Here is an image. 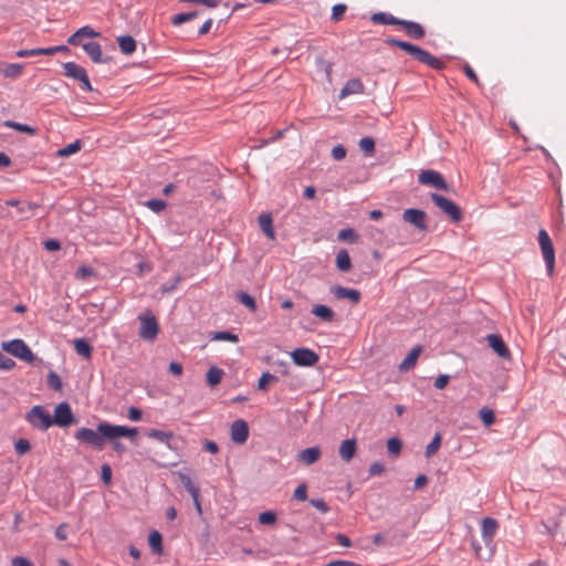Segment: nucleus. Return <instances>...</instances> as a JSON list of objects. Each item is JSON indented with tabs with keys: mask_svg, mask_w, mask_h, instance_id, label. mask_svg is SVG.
Instances as JSON below:
<instances>
[{
	"mask_svg": "<svg viewBox=\"0 0 566 566\" xmlns=\"http://www.w3.org/2000/svg\"><path fill=\"white\" fill-rule=\"evenodd\" d=\"M322 451L319 447H312L301 450L296 454V460L304 465H311L319 460Z\"/></svg>",
	"mask_w": 566,
	"mask_h": 566,
	"instance_id": "14",
	"label": "nucleus"
},
{
	"mask_svg": "<svg viewBox=\"0 0 566 566\" xmlns=\"http://www.w3.org/2000/svg\"><path fill=\"white\" fill-rule=\"evenodd\" d=\"M81 147H82L81 142L75 140L74 143H71V144L66 145L65 147L59 149L56 155L59 157H69L71 155L80 151Z\"/></svg>",
	"mask_w": 566,
	"mask_h": 566,
	"instance_id": "35",
	"label": "nucleus"
},
{
	"mask_svg": "<svg viewBox=\"0 0 566 566\" xmlns=\"http://www.w3.org/2000/svg\"><path fill=\"white\" fill-rule=\"evenodd\" d=\"M145 206L154 212H160L166 208V202L160 199H151L145 202Z\"/></svg>",
	"mask_w": 566,
	"mask_h": 566,
	"instance_id": "48",
	"label": "nucleus"
},
{
	"mask_svg": "<svg viewBox=\"0 0 566 566\" xmlns=\"http://www.w3.org/2000/svg\"><path fill=\"white\" fill-rule=\"evenodd\" d=\"M148 543L154 553L160 554L163 551V537L159 532L153 531L148 536Z\"/></svg>",
	"mask_w": 566,
	"mask_h": 566,
	"instance_id": "34",
	"label": "nucleus"
},
{
	"mask_svg": "<svg viewBox=\"0 0 566 566\" xmlns=\"http://www.w3.org/2000/svg\"><path fill=\"white\" fill-rule=\"evenodd\" d=\"M48 382L54 389L61 388V379L55 373H51L48 377Z\"/></svg>",
	"mask_w": 566,
	"mask_h": 566,
	"instance_id": "60",
	"label": "nucleus"
},
{
	"mask_svg": "<svg viewBox=\"0 0 566 566\" xmlns=\"http://www.w3.org/2000/svg\"><path fill=\"white\" fill-rule=\"evenodd\" d=\"M137 432L136 428L101 422L95 430L80 428L74 437L81 444L92 447L96 450H103L105 440H117L124 437L133 439L137 436Z\"/></svg>",
	"mask_w": 566,
	"mask_h": 566,
	"instance_id": "1",
	"label": "nucleus"
},
{
	"mask_svg": "<svg viewBox=\"0 0 566 566\" xmlns=\"http://www.w3.org/2000/svg\"><path fill=\"white\" fill-rule=\"evenodd\" d=\"M38 208L36 203L33 202H21L18 207V212L24 218H30L34 216L35 210Z\"/></svg>",
	"mask_w": 566,
	"mask_h": 566,
	"instance_id": "39",
	"label": "nucleus"
},
{
	"mask_svg": "<svg viewBox=\"0 0 566 566\" xmlns=\"http://www.w3.org/2000/svg\"><path fill=\"white\" fill-rule=\"evenodd\" d=\"M259 226L263 233L271 240L275 239V231L273 228V220L271 214L262 213L259 216Z\"/></svg>",
	"mask_w": 566,
	"mask_h": 566,
	"instance_id": "24",
	"label": "nucleus"
},
{
	"mask_svg": "<svg viewBox=\"0 0 566 566\" xmlns=\"http://www.w3.org/2000/svg\"><path fill=\"white\" fill-rule=\"evenodd\" d=\"M291 358L295 365L302 367H312L319 359L318 355L314 350L305 347L294 349L291 353Z\"/></svg>",
	"mask_w": 566,
	"mask_h": 566,
	"instance_id": "9",
	"label": "nucleus"
},
{
	"mask_svg": "<svg viewBox=\"0 0 566 566\" xmlns=\"http://www.w3.org/2000/svg\"><path fill=\"white\" fill-rule=\"evenodd\" d=\"M311 504L322 513H327L329 511L328 505L322 499H313L311 500Z\"/></svg>",
	"mask_w": 566,
	"mask_h": 566,
	"instance_id": "56",
	"label": "nucleus"
},
{
	"mask_svg": "<svg viewBox=\"0 0 566 566\" xmlns=\"http://www.w3.org/2000/svg\"><path fill=\"white\" fill-rule=\"evenodd\" d=\"M222 377L223 370L216 366L210 367L207 371V382L211 387L219 385L222 380Z\"/></svg>",
	"mask_w": 566,
	"mask_h": 566,
	"instance_id": "31",
	"label": "nucleus"
},
{
	"mask_svg": "<svg viewBox=\"0 0 566 566\" xmlns=\"http://www.w3.org/2000/svg\"><path fill=\"white\" fill-rule=\"evenodd\" d=\"M178 476H179V480L182 483V485L190 493V495H191V497L193 500V503L196 505L197 512L199 514H201L202 510H201V504H200V501H199V489L192 483V481H191L189 475L180 472V473H178Z\"/></svg>",
	"mask_w": 566,
	"mask_h": 566,
	"instance_id": "15",
	"label": "nucleus"
},
{
	"mask_svg": "<svg viewBox=\"0 0 566 566\" xmlns=\"http://www.w3.org/2000/svg\"><path fill=\"white\" fill-rule=\"evenodd\" d=\"M197 17V12L179 13L172 17L171 23L174 25H180L187 21H190Z\"/></svg>",
	"mask_w": 566,
	"mask_h": 566,
	"instance_id": "46",
	"label": "nucleus"
},
{
	"mask_svg": "<svg viewBox=\"0 0 566 566\" xmlns=\"http://www.w3.org/2000/svg\"><path fill=\"white\" fill-rule=\"evenodd\" d=\"M418 180L421 185L432 186L440 190L448 188L442 175L436 170H422L418 176Z\"/></svg>",
	"mask_w": 566,
	"mask_h": 566,
	"instance_id": "12",
	"label": "nucleus"
},
{
	"mask_svg": "<svg viewBox=\"0 0 566 566\" xmlns=\"http://www.w3.org/2000/svg\"><path fill=\"white\" fill-rule=\"evenodd\" d=\"M399 25L402 27L405 32L413 39H422L424 36L423 27L417 22L401 20Z\"/></svg>",
	"mask_w": 566,
	"mask_h": 566,
	"instance_id": "20",
	"label": "nucleus"
},
{
	"mask_svg": "<svg viewBox=\"0 0 566 566\" xmlns=\"http://www.w3.org/2000/svg\"><path fill=\"white\" fill-rule=\"evenodd\" d=\"M312 314L327 323H331L335 317L333 310L322 304L314 305L312 307Z\"/></svg>",
	"mask_w": 566,
	"mask_h": 566,
	"instance_id": "25",
	"label": "nucleus"
},
{
	"mask_svg": "<svg viewBox=\"0 0 566 566\" xmlns=\"http://www.w3.org/2000/svg\"><path fill=\"white\" fill-rule=\"evenodd\" d=\"M356 440L355 439H347V440H344L340 446H339V450H338V453H339V457L348 462L353 459V457L355 455L356 453Z\"/></svg>",
	"mask_w": 566,
	"mask_h": 566,
	"instance_id": "22",
	"label": "nucleus"
},
{
	"mask_svg": "<svg viewBox=\"0 0 566 566\" xmlns=\"http://www.w3.org/2000/svg\"><path fill=\"white\" fill-rule=\"evenodd\" d=\"M364 92V85L360 80L358 78H352L347 81V83L344 85L340 92V96L345 97L347 95L352 94H360Z\"/></svg>",
	"mask_w": 566,
	"mask_h": 566,
	"instance_id": "26",
	"label": "nucleus"
},
{
	"mask_svg": "<svg viewBox=\"0 0 566 566\" xmlns=\"http://www.w3.org/2000/svg\"><path fill=\"white\" fill-rule=\"evenodd\" d=\"M422 352V347L420 345L415 346L410 353L406 356V358L399 364V369L401 371L410 370L415 367L420 354Z\"/></svg>",
	"mask_w": 566,
	"mask_h": 566,
	"instance_id": "21",
	"label": "nucleus"
},
{
	"mask_svg": "<svg viewBox=\"0 0 566 566\" xmlns=\"http://www.w3.org/2000/svg\"><path fill=\"white\" fill-rule=\"evenodd\" d=\"M386 42L389 45L397 46L400 50L407 52L409 55H411L416 61L421 62L423 64H427L433 70H442L446 64L440 59L433 56L428 51L411 44L409 42H405L395 38H388Z\"/></svg>",
	"mask_w": 566,
	"mask_h": 566,
	"instance_id": "2",
	"label": "nucleus"
},
{
	"mask_svg": "<svg viewBox=\"0 0 566 566\" xmlns=\"http://www.w3.org/2000/svg\"><path fill=\"white\" fill-rule=\"evenodd\" d=\"M212 339L213 340H226V342H231V343H238L239 342L238 335L232 334V333L227 332V331L216 332L213 334V336H212Z\"/></svg>",
	"mask_w": 566,
	"mask_h": 566,
	"instance_id": "42",
	"label": "nucleus"
},
{
	"mask_svg": "<svg viewBox=\"0 0 566 566\" xmlns=\"http://www.w3.org/2000/svg\"><path fill=\"white\" fill-rule=\"evenodd\" d=\"M2 349L27 363H33L35 358L29 346L19 338L3 342Z\"/></svg>",
	"mask_w": 566,
	"mask_h": 566,
	"instance_id": "6",
	"label": "nucleus"
},
{
	"mask_svg": "<svg viewBox=\"0 0 566 566\" xmlns=\"http://www.w3.org/2000/svg\"><path fill=\"white\" fill-rule=\"evenodd\" d=\"M463 71H464V74L472 81L474 82L476 85L480 84L479 82V77L476 75V73L474 72V70L470 66V65H464L463 67Z\"/></svg>",
	"mask_w": 566,
	"mask_h": 566,
	"instance_id": "59",
	"label": "nucleus"
},
{
	"mask_svg": "<svg viewBox=\"0 0 566 566\" xmlns=\"http://www.w3.org/2000/svg\"><path fill=\"white\" fill-rule=\"evenodd\" d=\"M169 373L175 376H180L182 374V365L176 361H171L168 367Z\"/></svg>",
	"mask_w": 566,
	"mask_h": 566,
	"instance_id": "61",
	"label": "nucleus"
},
{
	"mask_svg": "<svg viewBox=\"0 0 566 566\" xmlns=\"http://www.w3.org/2000/svg\"><path fill=\"white\" fill-rule=\"evenodd\" d=\"M387 449H388V452L391 453V454H399L400 450H401V441L397 438H390L388 441H387Z\"/></svg>",
	"mask_w": 566,
	"mask_h": 566,
	"instance_id": "51",
	"label": "nucleus"
},
{
	"mask_svg": "<svg viewBox=\"0 0 566 566\" xmlns=\"http://www.w3.org/2000/svg\"><path fill=\"white\" fill-rule=\"evenodd\" d=\"M101 478L105 484H109L112 481V469L109 464H103L101 468Z\"/></svg>",
	"mask_w": 566,
	"mask_h": 566,
	"instance_id": "54",
	"label": "nucleus"
},
{
	"mask_svg": "<svg viewBox=\"0 0 566 566\" xmlns=\"http://www.w3.org/2000/svg\"><path fill=\"white\" fill-rule=\"evenodd\" d=\"M83 50L86 52V54L91 57V60L94 63H102L103 60V52L102 46L97 42H87L82 44Z\"/></svg>",
	"mask_w": 566,
	"mask_h": 566,
	"instance_id": "23",
	"label": "nucleus"
},
{
	"mask_svg": "<svg viewBox=\"0 0 566 566\" xmlns=\"http://www.w3.org/2000/svg\"><path fill=\"white\" fill-rule=\"evenodd\" d=\"M53 424L59 427H67L74 422L72 409L67 402H61L55 407Z\"/></svg>",
	"mask_w": 566,
	"mask_h": 566,
	"instance_id": "11",
	"label": "nucleus"
},
{
	"mask_svg": "<svg viewBox=\"0 0 566 566\" xmlns=\"http://www.w3.org/2000/svg\"><path fill=\"white\" fill-rule=\"evenodd\" d=\"M346 6L343 3L335 4L332 8V20L337 22L340 21L346 12Z\"/></svg>",
	"mask_w": 566,
	"mask_h": 566,
	"instance_id": "49",
	"label": "nucleus"
},
{
	"mask_svg": "<svg viewBox=\"0 0 566 566\" xmlns=\"http://www.w3.org/2000/svg\"><path fill=\"white\" fill-rule=\"evenodd\" d=\"M489 346L502 358L510 357V350L501 336L496 334H490L486 337Z\"/></svg>",
	"mask_w": 566,
	"mask_h": 566,
	"instance_id": "17",
	"label": "nucleus"
},
{
	"mask_svg": "<svg viewBox=\"0 0 566 566\" xmlns=\"http://www.w3.org/2000/svg\"><path fill=\"white\" fill-rule=\"evenodd\" d=\"M99 33L94 31L90 25H84L80 28L75 33H73L69 39L67 43L71 45H78L82 43L83 38H97Z\"/></svg>",
	"mask_w": 566,
	"mask_h": 566,
	"instance_id": "18",
	"label": "nucleus"
},
{
	"mask_svg": "<svg viewBox=\"0 0 566 566\" xmlns=\"http://www.w3.org/2000/svg\"><path fill=\"white\" fill-rule=\"evenodd\" d=\"M402 220L407 223L412 224L419 231H426L428 228L427 214L423 210L420 209H406L402 213Z\"/></svg>",
	"mask_w": 566,
	"mask_h": 566,
	"instance_id": "10",
	"label": "nucleus"
},
{
	"mask_svg": "<svg viewBox=\"0 0 566 566\" xmlns=\"http://www.w3.org/2000/svg\"><path fill=\"white\" fill-rule=\"evenodd\" d=\"M15 452L20 455L28 453L31 449V444L27 439H19L14 444Z\"/></svg>",
	"mask_w": 566,
	"mask_h": 566,
	"instance_id": "50",
	"label": "nucleus"
},
{
	"mask_svg": "<svg viewBox=\"0 0 566 566\" xmlns=\"http://www.w3.org/2000/svg\"><path fill=\"white\" fill-rule=\"evenodd\" d=\"M277 381V377L270 374V373H263L259 379L258 382V389L259 390H266L268 385L271 382Z\"/></svg>",
	"mask_w": 566,
	"mask_h": 566,
	"instance_id": "43",
	"label": "nucleus"
},
{
	"mask_svg": "<svg viewBox=\"0 0 566 566\" xmlns=\"http://www.w3.org/2000/svg\"><path fill=\"white\" fill-rule=\"evenodd\" d=\"M338 240L355 243L358 241V234L352 228L342 229L337 234Z\"/></svg>",
	"mask_w": 566,
	"mask_h": 566,
	"instance_id": "37",
	"label": "nucleus"
},
{
	"mask_svg": "<svg viewBox=\"0 0 566 566\" xmlns=\"http://www.w3.org/2000/svg\"><path fill=\"white\" fill-rule=\"evenodd\" d=\"M64 71L66 76L80 81L82 90L87 92L93 90L87 73L81 65L74 62H67L64 64Z\"/></svg>",
	"mask_w": 566,
	"mask_h": 566,
	"instance_id": "8",
	"label": "nucleus"
},
{
	"mask_svg": "<svg viewBox=\"0 0 566 566\" xmlns=\"http://www.w3.org/2000/svg\"><path fill=\"white\" fill-rule=\"evenodd\" d=\"M34 55H49V48L20 50L17 52V56H19V57H28V56H34Z\"/></svg>",
	"mask_w": 566,
	"mask_h": 566,
	"instance_id": "41",
	"label": "nucleus"
},
{
	"mask_svg": "<svg viewBox=\"0 0 566 566\" xmlns=\"http://www.w3.org/2000/svg\"><path fill=\"white\" fill-rule=\"evenodd\" d=\"M118 46L122 53L128 55L135 52L136 41L130 35H120L117 38Z\"/></svg>",
	"mask_w": 566,
	"mask_h": 566,
	"instance_id": "27",
	"label": "nucleus"
},
{
	"mask_svg": "<svg viewBox=\"0 0 566 566\" xmlns=\"http://www.w3.org/2000/svg\"><path fill=\"white\" fill-rule=\"evenodd\" d=\"M238 300L244 305L247 306L249 310H251L252 312H254L256 310V303H255V300L249 295L248 293L245 292H241L238 294Z\"/></svg>",
	"mask_w": 566,
	"mask_h": 566,
	"instance_id": "45",
	"label": "nucleus"
},
{
	"mask_svg": "<svg viewBox=\"0 0 566 566\" xmlns=\"http://www.w3.org/2000/svg\"><path fill=\"white\" fill-rule=\"evenodd\" d=\"M450 377L448 375H439L434 380V387L437 389H444L449 384Z\"/></svg>",
	"mask_w": 566,
	"mask_h": 566,
	"instance_id": "58",
	"label": "nucleus"
},
{
	"mask_svg": "<svg viewBox=\"0 0 566 566\" xmlns=\"http://www.w3.org/2000/svg\"><path fill=\"white\" fill-rule=\"evenodd\" d=\"M12 566H33V564L25 557H14L11 562Z\"/></svg>",
	"mask_w": 566,
	"mask_h": 566,
	"instance_id": "62",
	"label": "nucleus"
},
{
	"mask_svg": "<svg viewBox=\"0 0 566 566\" xmlns=\"http://www.w3.org/2000/svg\"><path fill=\"white\" fill-rule=\"evenodd\" d=\"M25 418L33 428L43 431L48 430L53 424L50 412L42 406L32 407Z\"/></svg>",
	"mask_w": 566,
	"mask_h": 566,
	"instance_id": "5",
	"label": "nucleus"
},
{
	"mask_svg": "<svg viewBox=\"0 0 566 566\" xmlns=\"http://www.w3.org/2000/svg\"><path fill=\"white\" fill-rule=\"evenodd\" d=\"M440 446H441V434L436 433L432 441L426 448V457L430 458L433 454H436L437 451L439 450Z\"/></svg>",
	"mask_w": 566,
	"mask_h": 566,
	"instance_id": "40",
	"label": "nucleus"
},
{
	"mask_svg": "<svg viewBox=\"0 0 566 566\" xmlns=\"http://www.w3.org/2000/svg\"><path fill=\"white\" fill-rule=\"evenodd\" d=\"M370 20L374 23L391 24V25H399V22L401 21V20L395 18L394 15L384 13V12L374 13L371 15Z\"/></svg>",
	"mask_w": 566,
	"mask_h": 566,
	"instance_id": "29",
	"label": "nucleus"
},
{
	"mask_svg": "<svg viewBox=\"0 0 566 566\" xmlns=\"http://www.w3.org/2000/svg\"><path fill=\"white\" fill-rule=\"evenodd\" d=\"M479 416H480V419L482 420V422L489 427L491 426L492 423H494L495 421V416H494V412L493 410L489 409V408H482L480 411H479Z\"/></svg>",
	"mask_w": 566,
	"mask_h": 566,
	"instance_id": "44",
	"label": "nucleus"
},
{
	"mask_svg": "<svg viewBox=\"0 0 566 566\" xmlns=\"http://www.w3.org/2000/svg\"><path fill=\"white\" fill-rule=\"evenodd\" d=\"M293 497L298 501H305L307 499V486L305 483L300 484L294 490Z\"/></svg>",
	"mask_w": 566,
	"mask_h": 566,
	"instance_id": "52",
	"label": "nucleus"
},
{
	"mask_svg": "<svg viewBox=\"0 0 566 566\" xmlns=\"http://www.w3.org/2000/svg\"><path fill=\"white\" fill-rule=\"evenodd\" d=\"M331 292L333 293V295L336 298H338V300L347 298L355 304L360 301V296H361L360 292L358 290L348 289V287H344L340 285L333 286L331 289Z\"/></svg>",
	"mask_w": 566,
	"mask_h": 566,
	"instance_id": "16",
	"label": "nucleus"
},
{
	"mask_svg": "<svg viewBox=\"0 0 566 566\" xmlns=\"http://www.w3.org/2000/svg\"><path fill=\"white\" fill-rule=\"evenodd\" d=\"M128 418L133 421H139L142 419V411L136 407H130L128 410Z\"/></svg>",
	"mask_w": 566,
	"mask_h": 566,
	"instance_id": "63",
	"label": "nucleus"
},
{
	"mask_svg": "<svg viewBox=\"0 0 566 566\" xmlns=\"http://www.w3.org/2000/svg\"><path fill=\"white\" fill-rule=\"evenodd\" d=\"M74 349L77 355L83 356L84 358H91L92 347L91 345L83 338H77L74 340Z\"/></svg>",
	"mask_w": 566,
	"mask_h": 566,
	"instance_id": "30",
	"label": "nucleus"
},
{
	"mask_svg": "<svg viewBox=\"0 0 566 566\" xmlns=\"http://www.w3.org/2000/svg\"><path fill=\"white\" fill-rule=\"evenodd\" d=\"M230 436H231V440L234 443H238V444L245 443L249 438L248 422L243 419H238V420L233 421L230 427Z\"/></svg>",
	"mask_w": 566,
	"mask_h": 566,
	"instance_id": "13",
	"label": "nucleus"
},
{
	"mask_svg": "<svg viewBox=\"0 0 566 566\" xmlns=\"http://www.w3.org/2000/svg\"><path fill=\"white\" fill-rule=\"evenodd\" d=\"M538 244L546 263L548 275L552 276L555 266V249L546 230L538 231Z\"/></svg>",
	"mask_w": 566,
	"mask_h": 566,
	"instance_id": "4",
	"label": "nucleus"
},
{
	"mask_svg": "<svg viewBox=\"0 0 566 566\" xmlns=\"http://www.w3.org/2000/svg\"><path fill=\"white\" fill-rule=\"evenodd\" d=\"M332 156L335 160H343L346 157V149L342 145H337L333 147Z\"/></svg>",
	"mask_w": 566,
	"mask_h": 566,
	"instance_id": "55",
	"label": "nucleus"
},
{
	"mask_svg": "<svg viewBox=\"0 0 566 566\" xmlns=\"http://www.w3.org/2000/svg\"><path fill=\"white\" fill-rule=\"evenodd\" d=\"M139 336L144 340H155L159 333V325L155 315L150 311H145L138 315Z\"/></svg>",
	"mask_w": 566,
	"mask_h": 566,
	"instance_id": "3",
	"label": "nucleus"
},
{
	"mask_svg": "<svg viewBox=\"0 0 566 566\" xmlns=\"http://www.w3.org/2000/svg\"><path fill=\"white\" fill-rule=\"evenodd\" d=\"M147 436L151 439L167 443L172 438V432L158 430V429H151L147 432Z\"/></svg>",
	"mask_w": 566,
	"mask_h": 566,
	"instance_id": "36",
	"label": "nucleus"
},
{
	"mask_svg": "<svg viewBox=\"0 0 566 566\" xmlns=\"http://www.w3.org/2000/svg\"><path fill=\"white\" fill-rule=\"evenodd\" d=\"M3 125L6 127H9V128H12V129H15L18 132H21V133H25L28 135H35L36 134V129L27 125V124H20V123H17V122H13V120H6L3 123Z\"/></svg>",
	"mask_w": 566,
	"mask_h": 566,
	"instance_id": "33",
	"label": "nucleus"
},
{
	"mask_svg": "<svg viewBox=\"0 0 566 566\" xmlns=\"http://www.w3.org/2000/svg\"><path fill=\"white\" fill-rule=\"evenodd\" d=\"M359 148L365 155L373 156L375 153V140L371 137H364L359 140Z\"/></svg>",
	"mask_w": 566,
	"mask_h": 566,
	"instance_id": "38",
	"label": "nucleus"
},
{
	"mask_svg": "<svg viewBox=\"0 0 566 566\" xmlns=\"http://www.w3.org/2000/svg\"><path fill=\"white\" fill-rule=\"evenodd\" d=\"M15 366V361L0 353V369L11 370Z\"/></svg>",
	"mask_w": 566,
	"mask_h": 566,
	"instance_id": "53",
	"label": "nucleus"
},
{
	"mask_svg": "<svg viewBox=\"0 0 566 566\" xmlns=\"http://www.w3.org/2000/svg\"><path fill=\"white\" fill-rule=\"evenodd\" d=\"M336 266L340 272H348L352 269V261L346 250H340L336 255Z\"/></svg>",
	"mask_w": 566,
	"mask_h": 566,
	"instance_id": "28",
	"label": "nucleus"
},
{
	"mask_svg": "<svg viewBox=\"0 0 566 566\" xmlns=\"http://www.w3.org/2000/svg\"><path fill=\"white\" fill-rule=\"evenodd\" d=\"M499 523L492 517H485L482 521L481 534L485 542H491L496 533Z\"/></svg>",
	"mask_w": 566,
	"mask_h": 566,
	"instance_id": "19",
	"label": "nucleus"
},
{
	"mask_svg": "<svg viewBox=\"0 0 566 566\" xmlns=\"http://www.w3.org/2000/svg\"><path fill=\"white\" fill-rule=\"evenodd\" d=\"M2 74L8 78H18L23 72V64H7L2 70Z\"/></svg>",
	"mask_w": 566,
	"mask_h": 566,
	"instance_id": "32",
	"label": "nucleus"
},
{
	"mask_svg": "<svg viewBox=\"0 0 566 566\" xmlns=\"http://www.w3.org/2000/svg\"><path fill=\"white\" fill-rule=\"evenodd\" d=\"M431 200L444 214H447L451 219V221H453V222L461 221L462 211H461L460 207L458 205H455L452 200H450L439 193H432Z\"/></svg>",
	"mask_w": 566,
	"mask_h": 566,
	"instance_id": "7",
	"label": "nucleus"
},
{
	"mask_svg": "<svg viewBox=\"0 0 566 566\" xmlns=\"http://www.w3.org/2000/svg\"><path fill=\"white\" fill-rule=\"evenodd\" d=\"M384 471L385 467L380 462H374L369 467V475L371 476L380 475L384 473Z\"/></svg>",
	"mask_w": 566,
	"mask_h": 566,
	"instance_id": "57",
	"label": "nucleus"
},
{
	"mask_svg": "<svg viewBox=\"0 0 566 566\" xmlns=\"http://www.w3.org/2000/svg\"><path fill=\"white\" fill-rule=\"evenodd\" d=\"M259 522L263 525H273L276 522V514L272 511L263 512L259 515Z\"/></svg>",
	"mask_w": 566,
	"mask_h": 566,
	"instance_id": "47",
	"label": "nucleus"
},
{
	"mask_svg": "<svg viewBox=\"0 0 566 566\" xmlns=\"http://www.w3.org/2000/svg\"><path fill=\"white\" fill-rule=\"evenodd\" d=\"M326 566H361L357 563L350 560H333L328 563Z\"/></svg>",
	"mask_w": 566,
	"mask_h": 566,
	"instance_id": "64",
	"label": "nucleus"
}]
</instances>
